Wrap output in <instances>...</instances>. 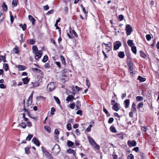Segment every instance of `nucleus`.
<instances>
[{"instance_id": "nucleus-12", "label": "nucleus", "mask_w": 159, "mask_h": 159, "mask_svg": "<svg viewBox=\"0 0 159 159\" xmlns=\"http://www.w3.org/2000/svg\"><path fill=\"white\" fill-rule=\"evenodd\" d=\"M32 141L34 143H35L36 145H37L38 146H39L40 143H39V141L35 137H34L33 138Z\"/></svg>"}, {"instance_id": "nucleus-24", "label": "nucleus", "mask_w": 159, "mask_h": 159, "mask_svg": "<svg viewBox=\"0 0 159 159\" xmlns=\"http://www.w3.org/2000/svg\"><path fill=\"white\" fill-rule=\"evenodd\" d=\"M26 126V124L25 122H23L22 123H20L18 125V126H20L22 128L24 129L25 128Z\"/></svg>"}, {"instance_id": "nucleus-34", "label": "nucleus", "mask_w": 159, "mask_h": 159, "mask_svg": "<svg viewBox=\"0 0 159 159\" xmlns=\"http://www.w3.org/2000/svg\"><path fill=\"white\" fill-rule=\"evenodd\" d=\"M131 50L134 53L136 54L137 52L136 48L135 46H132L131 47Z\"/></svg>"}, {"instance_id": "nucleus-1", "label": "nucleus", "mask_w": 159, "mask_h": 159, "mask_svg": "<svg viewBox=\"0 0 159 159\" xmlns=\"http://www.w3.org/2000/svg\"><path fill=\"white\" fill-rule=\"evenodd\" d=\"M33 94V93L32 92L29 97L28 100L26 104V105H24V107H26L28 109H29L30 108H31L32 107L31 105L32 102Z\"/></svg>"}, {"instance_id": "nucleus-55", "label": "nucleus", "mask_w": 159, "mask_h": 159, "mask_svg": "<svg viewBox=\"0 0 159 159\" xmlns=\"http://www.w3.org/2000/svg\"><path fill=\"white\" fill-rule=\"evenodd\" d=\"M119 19L120 21H122L124 19L123 16L122 15H120L119 16Z\"/></svg>"}, {"instance_id": "nucleus-6", "label": "nucleus", "mask_w": 159, "mask_h": 159, "mask_svg": "<svg viewBox=\"0 0 159 159\" xmlns=\"http://www.w3.org/2000/svg\"><path fill=\"white\" fill-rule=\"evenodd\" d=\"M126 33L127 35H130L132 31V28L129 25L127 24L126 25Z\"/></svg>"}, {"instance_id": "nucleus-26", "label": "nucleus", "mask_w": 159, "mask_h": 159, "mask_svg": "<svg viewBox=\"0 0 159 159\" xmlns=\"http://www.w3.org/2000/svg\"><path fill=\"white\" fill-rule=\"evenodd\" d=\"M17 67L18 68L19 70H23L25 69V67L22 65H18L17 66Z\"/></svg>"}, {"instance_id": "nucleus-41", "label": "nucleus", "mask_w": 159, "mask_h": 159, "mask_svg": "<svg viewBox=\"0 0 159 159\" xmlns=\"http://www.w3.org/2000/svg\"><path fill=\"white\" fill-rule=\"evenodd\" d=\"M61 59L62 63L64 65H65L66 64V61L64 57L63 56H61Z\"/></svg>"}, {"instance_id": "nucleus-52", "label": "nucleus", "mask_w": 159, "mask_h": 159, "mask_svg": "<svg viewBox=\"0 0 159 159\" xmlns=\"http://www.w3.org/2000/svg\"><path fill=\"white\" fill-rule=\"evenodd\" d=\"M146 38L147 39L148 41H150L151 39V36H150V34L146 35Z\"/></svg>"}, {"instance_id": "nucleus-37", "label": "nucleus", "mask_w": 159, "mask_h": 159, "mask_svg": "<svg viewBox=\"0 0 159 159\" xmlns=\"http://www.w3.org/2000/svg\"><path fill=\"white\" fill-rule=\"evenodd\" d=\"M4 15L1 12L0 15V22H1L4 19Z\"/></svg>"}, {"instance_id": "nucleus-15", "label": "nucleus", "mask_w": 159, "mask_h": 159, "mask_svg": "<svg viewBox=\"0 0 159 159\" xmlns=\"http://www.w3.org/2000/svg\"><path fill=\"white\" fill-rule=\"evenodd\" d=\"M118 103H116L112 107L113 109L116 111H118L119 110V108L118 107Z\"/></svg>"}, {"instance_id": "nucleus-4", "label": "nucleus", "mask_w": 159, "mask_h": 159, "mask_svg": "<svg viewBox=\"0 0 159 159\" xmlns=\"http://www.w3.org/2000/svg\"><path fill=\"white\" fill-rule=\"evenodd\" d=\"M60 148L59 146L57 144H55L52 149V152L56 154H57L60 151Z\"/></svg>"}, {"instance_id": "nucleus-61", "label": "nucleus", "mask_w": 159, "mask_h": 159, "mask_svg": "<svg viewBox=\"0 0 159 159\" xmlns=\"http://www.w3.org/2000/svg\"><path fill=\"white\" fill-rule=\"evenodd\" d=\"M76 106H77L78 107H81V104L80 102L79 101H77L76 102Z\"/></svg>"}, {"instance_id": "nucleus-42", "label": "nucleus", "mask_w": 159, "mask_h": 159, "mask_svg": "<svg viewBox=\"0 0 159 159\" xmlns=\"http://www.w3.org/2000/svg\"><path fill=\"white\" fill-rule=\"evenodd\" d=\"M45 129L48 132L50 133L51 132V129L50 127L48 126H46L44 127Z\"/></svg>"}, {"instance_id": "nucleus-38", "label": "nucleus", "mask_w": 159, "mask_h": 159, "mask_svg": "<svg viewBox=\"0 0 159 159\" xmlns=\"http://www.w3.org/2000/svg\"><path fill=\"white\" fill-rule=\"evenodd\" d=\"M48 59V57L47 55H45L44 56L43 59L42 61L43 62H45L47 61Z\"/></svg>"}, {"instance_id": "nucleus-63", "label": "nucleus", "mask_w": 159, "mask_h": 159, "mask_svg": "<svg viewBox=\"0 0 159 159\" xmlns=\"http://www.w3.org/2000/svg\"><path fill=\"white\" fill-rule=\"evenodd\" d=\"M148 129V128L146 127H143L141 128V130L143 131L146 132Z\"/></svg>"}, {"instance_id": "nucleus-46", "label": "nucleus", "mask_w": 159, "mask_h": 159, "mask_svg": "<svg viewBox=\"0 0 159 159\" xmlns=\"http://www.w3.org/2000/svg\"><path fill=\"white\" fill-rule=\"evenodd\" d=\"M33 137V135L31 134L29 135L26 138V140L30 141Z\"/></svg>"}, {"instance_id": "nucleus-36", "label": "nucleus", "mask_w": 159, "mask_h": 159, "mask_svg": "<svg viewBox=\"0 0 159 159\" xmlns=\"http://www.w3.org/2000/svg\"><path fill=\"white\" fill-rule=\"evenodd\" d=\"M18 0H13L12 2V4L14 6H16L18 3Z\"/></svg>"}, {"instance_id": "nucleus-11", "label": "nucleus", "mask_w": 159, "mask_h": 159, "mask_svg": "<svg viewBox=\"0 0 159 159\" xmlns=\"http://www.w3.org/2000/svg\"><path fill=\"white\" fill-rule=\"evenodd\" d=\"M124 104L125 107L126 108L129 107V99H126L124 102Z\"/></svg>"}, {"instance_id": "nucleus-48", "label": "nucleus", "mask_w": 159, "mask_h": 159, "mask_svg": "<svg viewBox=\"0 0 159 159\" xmlns=\"http://www.w3.org/2000/svg\"><path fill=\"white\" fill-rule=\"evenodd\" d=\"M134 155L131 154H129L128 156V159H134Z\"/></svg>"}, {"instance_id": "nucleus-27", "label": "nucleus", "mask_w": 159, "mask_h": 159, "mask_svg": "<svg viewBox=\"0 0 159 159\" xmlns=\"http://www.w3.org/2000/svg\"><path fill=\"white\" fill-rule=\"evenodd\" d=\"M1 61H3L4 62H6L5 57L2 55H0V62Z\"/></svg>"}, {"instance_id": "nucleus-13", "label": "nucleus", "mask_w": 159, "mask_h": 159, "mask_svg": "<svg viewBox=\"0 0 159 159\" xmlns=\"http://www.w3.org/2000/svg\"><path fill=\"white\" fill-rule=\"evenodd\" d=\"M28 17L29 20L31 21L32 24H34L35 20L34 17L31 15H29Z\"/></svg>"}, {"instance_id": "nucleus-45", "label": "nucleus", "mask_w": 159, "mask_h": 159, "mask_svg": "<svg viewBox=\"0 0 159 159\" xmlns=\"http://www.w3.org/2000/svg\"><path fill=\"white\" fill-rule=\"evenodd\" d=\"M55 111V108L53 107H52L51 108V114L52 115H53L54 113V112Z\"/></svg>"}, {"instance_id": "nucleus-22", "label": "nucleus", "mask_w": 159, "mask_h": 159, "mask_svg": "<svg viewBox=\"0 0 159 159\" xmlns=\"http://www.w3.org/2000/svg\"><path fill=\"white\" fill-rule=\"evenodd\" d=\"M61 18H59L57 20L56 23L54 25V26L56 27V29H60V28L57 25L58 22H59Z\"/></svg>"}, {"instance_id": "nucleus-25", "label": "nucleus", "mask_w": 159, "mask_h": 159, "mask_svg": "<svg viewBox=\"0 0 159 159\" xmlns=\"http://www.w3.org/2000/svg\"><path fill=\"white\" fill-rule=\"evenodd\" d=\"M2 7L3 10L5 11H7V6L6 4H5V2H3L2 5Z\"/></svg>"}, {"instance_id": "nucleus-19", "label": "nucleus", "mask_w": 159, "mask_h": 159, "mask_svg": "<svg viewBox=\"0 0 159 159\" xmlns=\"http://www.w3.org/2000/svg\"><path fill=\"white\" fill-rule=\"evenodd\" d=\"M74 99V97L73 95H69L66 98V101H69L71 100H73Z\"/></svg>"}, {"instance_id": "nucleus-8", "label": "nucleus", "mask_w": 159, "mask_h": 159, "mask_svg": "<svg viewBox=\"0 0 159 159\" xmlns=\"http://www.w3.org/2000/svg\"><path fill=\"white\" fill-rule=\"evenodd\" d=\"M121 45V43L119 41H116L114 44V50L118 49Z\"/></svg>"}, {"instance_id": "nucleus-56", "label": "nucleus", "mask_w": 159, "mask_h": 159, "mask_svg": "<svg viewBox=\"0 0 159 159\" xmlns=\"http://www.w3.org/2000/svg\"><path fill=\"white\" fill-rule=\"evenodd\" d=\"M72 89L73 90V92H72V94L75 95V87L73 86L72 87Z\"/></svg>"}, {"instance_id": "nucleus-35", "label": "nucleus", "mask_w": 159, "mask_h": 159, "mask_svg": "<svg viewBox=\"0 0 159 159\" xmlns=\"http://www.w3.org/2000/svg\"><path fill=\"white\" fill-rule=\"evenodd\" d=\"M13 52L16 54L18 53L19 52L18 47L16 46L13 49Z\"/></svg>"}, {"instance_id": "nucleus-16", "label": "nucleus", "mask_w": 159, "mask_h": 159, "mask_svg": "<svg viewBox=\"0 0 159 159\" xmlns=\"http://www.w3.org/2000/svg\"><path fill=\"white\" fill-rule=\"evenodd\" d=\"M69 32L70 34H74L76 37H78V35L74 30H71L70 27L69 29Z\"/></svg>"}, {"instance_id": "nucleus-7", "label": "nucleus", "mask_w": 159, "mask_h": 159, "mask_svg": "<svg viewBox=\"0 0 159 159\" xmlns=\"http://www.w3.org/2000/svg\"><path fill=\"white\" fill-rule=\"evenodd\" d=\"M127 144L129 147H134L137 145L136 142L134 140H128L127 142Z\"/></svg>"}, {"instance_id": "nucleus-17", "label": "nucleus", "mask_w": 159, "mask_h": 159, "mask_svg": "<svg viewBox=\"0 0 159 159\" xmlns=\"http://www.w3.org/2000/svg\"><path fill=\"white\" fill-rule=\"evenodd\" d=\"M111 44L110 46H107L106 47L104 50L106 52H109L111 49Z\"/></svg>"}, {"instance_id": "nucleus-58", "label": "nucleus", "mask_w": 159, "mask_h": 159, "mask_svg": "<svg viewBox=\"0 0 159 159\" xmlns=\"http://www.w3.org/2000/svg\"><path fill=\"white\" fill-rule=\"evenodd\" d=\"M29 40H30V43L31 44H34L35 43V41L33 39H30Z\"/></svg>"}, {"instance_id": "nucleus-40", "label": "nucleus", "mask_w": 159, "mask_h": 159, "mask_svg": "<svg viewBox=\"0 0 159 159\" xmlns=\"http://www.w3.org/2000/svg\"><path fill=\"white\" fill-rule=\"evenodd\" d=\"M20 27H21L23 30H25L26 29V25L25 24H24V25H23L22 24H20Z\"/></svg>"}, {"instance_id": "nucleus-64", "label": "nucleus", "mask_w": 159, "mask_h": 159, "mask_svg": "<svg viewBox=\"0 0 159 159\" xmlns=\"http://www.w3.org/2000/svg\"><path fill=\"white\" fill-rule=\"evenodd\" d=\"M75 103H72L70 105V107L72 109H73L75 107Z\"/></svg>"}, {"instance_id": "nucleus-59", "label": "nucleus", "mask_w": 159, "mask_h": 159, "mask_svg": "<svg viewBox=\"0 0 159 159\" xmlns=\"http://www.w3.org/2000/svg\"><path fill=\"white\" fill-rule=\"evenodd\" d=\"M0 88L2 89H5L6 88V86L3 84H0Z\"/></svg>"}, {"instance_id": "nucleus-62", "label": "nucleus", "mask_w": 159, "mask_h": 159, "mask_svg": "<svg viewBox=\"0 0 159 159\" xmlns=\"http://www.w3.org/2000/svg\"><path fill=\"white\" fill-rule=\"evenodd\" d=\"M133 150L138 152L139 151V148L138 147H136L133 148Z\"/></svg>"}, {"instance_id": "nucleus-43", "label": "nucleus", "mask_w": 159, "mask_h": 159, "mask_svg": "<svg viewBox=\"0 0 159 159\" xmlns=\"http://www.w3.org/2000/svg\"><path fill=\"white\" fill-rule=\"evenodd\" d=\"M90 83L89 82L88 78H87L86 80V85L88 86V88H89V87L90 86Z\"/></svg>"}, {"instance_id": "nucleus-47", "label": "nucleus", "mask_w": 159, "mask_h": 159, "mask_svg": "<svg viewBox=\"0 0 159 159\" xmlns=\"http://www.w3.org/2000/svg\"><path fill=\"white\" fill-rule=\"evenodd\" d=\"M53 98L57 103H58V104H60V102L59 99L56 96H54L53 97Z\"/></svg>"}, {"instance_id": "nucleus-20", "label": "nucleus", "mask_w": 159, "mask_h": 159, "mask_svg": "<svg viewBox=\"0 0 159 159\" xmlns=\"http://www.w3.org/2000/svg\"><path fill=\"white\" fill-rule=\"evenodd\" d=\"M22 80L23 81V83L25 84H27L29 81V80L27 77H26L24 78H23L22 79Z\"/></svg>"}, {"instance_id": "nucleus-28", "label": "nucleus", "mask_w": 159, "mask_h": 159, "mask_svg": "<svg viewBox=\"0 0 159 159\" xmlns=\"http://www.w3.org/2000/svg\"><path fill=\"white\" fill-rule=\"evenodd\" d=\"M110 129L111 131L113 133H116L117 132L116 128L113 126H111L110 128Z\"/></svg>"}, {"instance_id": "nucleus-32", "label": "nucleus", "mask_w": 159, "mask_h": 159, "mask_svg": "<svg viewBox=\"0 0 159 159\" xmlns=\"http://www.w3.org/2000/svg\"><path fill=\"white\" fill-rule=\"evenodd\" d=\"M136 99L137 101H141L143 100V98L142 96H138L136 97Z\"/></svg>"}, {"instance_id": "nucleus-10", "label": "nucleus", "mask_w": 159, "mask_h": 159, "mask_svg": "<svg viewBox=\"0 0 159 159\" xmlns=\"http://www.w3.org/2000/svg\"><path fill=\"white\" fill-rule=\"evenodd\" d=\"M67 152L70 154H73L75 157H76L75 152L73 150L69 148L67 150Z\"/></svg>"}, {"instance_id": "nucleus-21", "label": "nucleus", "mask_w": 159, "mask_h": 159, "mask_svg": "<svg viewBox=\"0 0 159 159\" xmlns=\"http://www.w3.org/2000/svg\"><path fill=\"white\" fill-rule=\"evenodd\" d=\"M33 52L34 54L37 52L38 49L36 46H34L32 47Z\"/></svg>"}, {"instance_id": "nucleus-5", "label": "nucleus", "mask_w": 159, "mask_h": 159, "mask_svg": "<svg viewBox=\"0 0 159 159\" xmlns=\"http://www.w3.org/2000/svg\"><path fill=\"white\" fill-rule=\"evenodd\" d=\"M42 148L43 155L46 156L47 158L49 159H52V157L50 153L47 151L45 149H44L43 147H42Z\"/></svg>"}, {"instance_id": "nucleus-18", "label": "nucleus", "mask_w": 159, "mask_h": 159, "mask_svg": "<svg viewBox=\"0 0 159 159\" xmlns=\"http://www.w3.org/2000/svg\"><path fill=\"white\" fill-rule=\"evenodd\" d=\"M136 106V104L134 103V102H133L132 104L131 110V111H133L134 112H135L136 111V109L135 107Z\"/></svg>"}, {"instance_id": "nucleus-50", "label": "nucleus", "mask_w": 159, "mask_h": 159, "mask_svg": "<svg viewBox=\"0 0 159 159\" xmlns=\"http://www.w3.org/2000/svg\"><path fill=\"white\" fill-rule=\"evenodd\" d=\"M3 67L5 68V70L7 71L8 69V65L7 64H3Z\"/></svg>"}, {"instance_id": "nucleus-31", "label": "nucleus", "mask_w": 159, "mask_h": 159, "mask_svg": "<svg viewBox=\"0 0 159 159\" xmlns=\"http://www.w3.org/2000/svg\"><path fill=\"white\" fill-rule=\"evenodd\" d=\"M143 102L139 103L137 105V108L138 109H139L143 107Z\"/></svg>"}, {"instance_id": "nucleus-14", "label": "nucleus", "mask_w": 159, "mask_h": 159, "mask_svg": "<svg viewBox=\"0 0 159 159\" xmlns=\"http://www.w3.org/2000/svg\"><path fill=\"white\" fill-rule=\"evenodd\" d=\"M24 111L25 112H27V115H28V116L30 117H31V118H33L35 120H36L37 118L36 117H32L31 116H30V112L29 111H28V110H29L28 109H27L25 107H24Z\"/></svg>"}, {"instance_id": "nucleus-29", "label": "nucleus", "mask_w": 159, "mask_h": 159, "mask_svg": "<svg viewBox=\"0 0 159 159\" xmlns=\"http://www.w3.org/2000/svg\"><path fill=\"white\" fill-rule=\"evenodd\" d=\"M127 43L128 45L130 46H132L134 44L133 43L132 40L129 39L128 40Z\"/></svg>"}, {"instance_id": "nucleus-39", "label": "nucleus", "mask_w": 159, "mask_h": 159, "mask_svg": "<svg viewBox=\"0 0 159 159\" xmlns=\"http://www.w3.org/2000/svg\"><path fill=\"white\" fill-rule=\"evenodd\" d=\"M66 126L67 129L69 130H70L72 129L71 125L70 123H68L66 125Z\"/></svg>"}, {"instance_id": "nucleus-53", "label": "nucleus", "mask_w": 159, "mask_h": 159, "mask_svg": "<svg viewBox=\"0 0 159 159\" xmlns=\"http://www.w3.org/2000/svg\"><path fill=\"white\" fill-rule=\"evenodd\" d=\"M114 120V119L112 117L110 118L108 121V123L109 124H111L113 122Z\"/></svg>"}, {"instance_id": "nucleus-3", "label": "nucleus", "mask_w": 159, "mask_h": 159, "mask_svg": "<svg viewBox=\"0 0 159 159\" xmlns=\"http://www.w3.org/2000/svg\"><path fill=\"white\" fill-rule=\"evenodd\" d=\"M56 86V84L55 82H51L48 84L47 88L49 92H51L54 90Z\"/></svg>"}, {"instance_id": "nucleus-51", "label": "nucleus", "mask_w": 159, "mask_h": 159, "mask_svg": "<svg viewBox=\"0 0 159 159\" xmlns=\"http://www.w3.org/2000/svg\"><path fill=\"white\" fill-rule=\"evenodd\" d=\"M30 148L29 147H26L25 148V152L26 154H29L30 153V152L29 150L30 149Z\"/></svg>"}, {"instance_id": "nucleus-49", "label": "nucleus", "mask_w": 159, "mask_h": 159, "mask_svg": "<svg viewBox=\"0 0 159 159\" xmlns=\"http://www.w3.org/2000/svg\"><path fill=\"white\" fill-rule=\"evenodd\" d=\"M92 125H90L88 128H87L86 129V130L88 132H89L90 131L91 129V128L92 127Z\"/></svg>"}, {"instance_id": "nucleus-23", "label": "nucleus", "mask_w": 159, "mask_h": 159, "mask_svg": "<svg viewBox=\"0 0 159 159\" xmlns=\"http://www.w3.org/2000/svg\"><path fill=\"white\" fill-rule=\"evenodd\" d=\"M118 56L120 58H123L125 57V54L123 52H120L118 54Z\"/></svg>"}, {"instance_id": "nucleus-30", "label": "nucleus", "mask_w": 159, "mask_h": 159, "mask_svg": "<svg viewBox=\"0 0 159 159\" xmlns=\"http://www.w3.org/2000/svg\"><path fill=\"white\" fill-rule=\"evenodd\" d=\"M138 79L141 82H144L146 80V79L142 77L141 76H139L138 77Z\"/></svg>"}, {"instance_id": "nucleus-44", "label": "nucleus", "mask_w": 159, "mask_h": 159, "mask_svg": "<svg viewBox=\"0 0 159 159\" xmlns=\"http://www.w3.org/2000/svg\"><path fill=\"white\" fill-rule=\"evenodd\" d=\"M32 70L33 71H37L38 72H40L41 71L40 70L36 68H32Z\"/></svg>"}, {"instance_id": "nucleus-33", "label": "nucleus", "mask_w": 159, "mask_h": 159, "mask_svg": "<svg viewBox=\"0 0 159 159\" xmlns=\"http://www.w3.org/2000/svg\"><path fill=\"white\" fill-rule=\"evenodd\" d=\"M67 145L69 147L72 146L74 144V143L70 140H68L67 142Z\"/></svg>"}, {"instance_id": "nucleus-57", "label": "nucleus", "mask_w": 159, "mask_h": 159, "mask_svg": "<svg viewBox=\"0 0 159 159\" xmlns=\"http://www.w3.org/2000/svg\"><path fill=\"white\" fill-rule=\"evenodd\" d=\"M132 64H131V63L129 64H128V67H129V71H132Z\"/></svg>"}, {"instance_id": "nucleus-2", "label": "nucleus", "mask_w": 159, "mask_h": 159, "mask_svg": "<svg viewBox=\"0 0 159 159\" xmlns=\"http://www.w3.org/2000/svg\"><path fill=\"white\" fill-rule=\"evenodd\" d=\"M87 138L90 144L93 146L95 149L98 150L100 148L99 146L97 144L93 139L89 136H88Z\"/></svg>"}, {"instance_id": "nucleus-60", "label": "nucleus", "mask_w": 159, "mask_h": 159, "mask_svg": "<svg viewBox=\"0 0 159 159\" xmlns=\"http://www.w3.org/2000/svg\"><path fill=\"white\" fill-rule=\"evenodd\" d=\"M76 114L80 115H82V111L81 110H79L77 111Z\"/></svg>"}, {"instance_id": "nucleus-54", "label": "nucleus", "mask_w": 159, "mask_h": 159, "mask_svg": "<svg viewBox=\"0 0 159 159\" xmlns=\"http://www.w3.org/2000/svg\"><path fill=\"white\" fill-rule=\"evenodd\" d=\"M74 87L76 89V90L77 92L80 90H82V88H81L77 86H75Z\"/></svg>"}, {"instance_id": "nucleus-9", "label": "nucleus", "mask_w": 159, "mask_h": 159, "mask_svg": "<svg viewBox=\"0 0 159 159\" xmlns=\"http://www.w3.org/2000/svg\"><path fill=\"white\" fill-rule=\"evenodd\" d=\"M35 59L36 60H38L42 56V53L41 50H39L38 52L35 53Z\"/></svg>"}]
</instances>
